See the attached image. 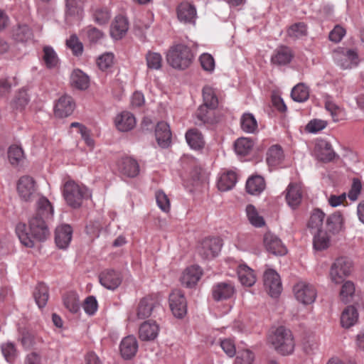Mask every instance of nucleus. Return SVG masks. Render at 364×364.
Instances as JSON below:
<instances>
[{
    "label": "nucleus",
    "instance_id": "60",
    "mask_svg": "<svg viewBox=\"0 0 364 364\" xmlns=\"http://www.w3.org/2000/svg\"><path fill=\"white\" fill-rule=\"evenodd\" d=\"M18 340L25 349H29L36 344L34 336L31 332L26 330L21 332V336Z\"/></svg>",
    "mask_w": 364,
    "mask_h": 364
},
{
    "label": "nucleus",
    "instance_id": "13",
    "mask_svg": "<svg viewBox=\"0 0 364 364\" xmlns=\"http://www.w3.org/2000/svg\"><path fill=\"white\" fill-rule=\"evenodd\" d=\"M303 192L301 184L290 183L285 191V198L288 205L293 210L297 208L302 200Z\"/></svg>",
    "mask_w": 364,
    "mask_h": 364
},
{
    "label": "nucleus",
    "instance_id": "4",
    "mask_svg": "<svg viewBox=\"0 0 364 364\" xmlns=\"http://www.w3.org/2000/svg\"><path fill=\"white\" fill-rule=\"evenodd\" d=\"M63 194L68 205L77 208L81 205L83 199L88 196V191L85 186L69 180L64 183Z\"/></svg>",
    "mask_w": 364,
    "mask_h": 364
},
{
    "label": "nucleus",
    "instance_id": "50",
    "mask_svg": "<svg viewBox=\"0 0 364 364\" xmlns=\"http://www.w3.org/2000/svg\"><path fill=\"white\" fill-rule=\"evenodd\" d=\"M29 101L28 95L26 90H20L14 97L11 103L14 109L21 111L28 105Z\"/></svg>",
    "mask_w": 364,
    "mask_h": 364
},
{
    "label": "nucleus",
    "instance_id": "29",
    "mask_svg": "<svg viewBox=\"0 0 364 364\" xmlns=\"http://www.w3.org/2000/svg\"><path fill=\"white\" fill-rule=\"evenodd\" d=\"M238 279L244 286L252 287L256 282L254 271L244 263H240L237 267Z\"/></svg>",
    "mask_w": 364,
    "mask_h": 364
},
{
    "label": "nucleus",
    "instance_id": "58",
    "mask_svg": "<svg viewBox=\"0 0 364 364\" xmlns=\"http://www.w3.org/2000/svg\"><path fill=\"white\" fill-rule=\"evenodd\" d=\"M156 203L159 208L164 212L170 210V201L168 196L162 191H157L155 194Z\"/></svg>",
    "mask_w": 364,
    "mask_h": 364
},
{
    "label": "nucleus",
    "instance_id": "15",
    "mask_svg": "<svg viewBox=\"0 0 364 364\" xmlns=\"http://www.w3.org/2000/svg\"><path fill=\"white\" fill-rule=\"evenodd\" d=\"M17 191L21 198L25 201L31 200L35 193V182L28 176H22L18 182Z\"/></svg>",
    "mask_w": 364,
    "mask_h": 364
},
{
    "label": "nucleus",
    "instance_id": "28",
    "mask_svg": "<svg viewBox=\"0 0 364 364\" xmlns=\"http://www.w3.org/2000/svg\"><path fill=\"white\" fill-rule=\"evenodd\" d=\"M128 30V23L125 17L117 16L110 26V35L114 39L122 38Z\"/></svg>",
    "mask_w": 364,
    "mask_h": 364
},
{
    "label": "nucleus",
    "instance_id": "2",
    "mask_svg": "<svg viewBox=\"0 0 364 364\" xmlns=\"http://www.w3.org/2000/svg\"><path fill=\"white\" fill-rule=\"evenodd\" d=\"M269 341L282 355H289L294 350L295 343L290 330L284 326L277 328L269 336Z\"/></svg>",
    "mask_w": 364,
    "mask_h": 364
},
{
    "label": "nucleus",
    "instance_id": "37",
    "mask_svg": "<svg viewBox=\"0 0 364 364\" xmlns=\"http://www.w3.org/2000/svg\"><path fill=\"white\" fill-rule=\"evenodd\" d=\"M284 159V153L280 146L273 145L267 151V163L271 167L279 165Z\"/></svg>",
    "mask_w": 364,
    "mask_h": 364
},
{
    "label": "nucleus",
    "instance_id": "33",
    "mask_svg": "<svg viewBox=\"0 0 364 364\" xmlns=\"http://www.w3.org/2000/svg\"><path fill=\"white\" fill-rule=\"evenodd\" d=\"M186 140L189 146L195 150L202 149L205 144L203 136L197 129H191L187 131Z\"/></svg>",
    "mask_w": 364,
    "mask_h": 364
},
{
    "label": "nucleus",
    "instance_id": "41",
    "mask_svg": "<svg viewBox=\"0 0 364 364\" xmlns=\"http://www.w3.org/2000/svg\"><path fill=\"white\" fill-rule=\"evenodd\" d=\"M240 126L242 131L249 134H254L257 130V122L251 113H245L240 119Z\"/></svg>",
    "mask_w": 364,
    "mask_h": 364
},
{
    "label": "nucleus",
    "instance_id": "26",
    "mask_svg": "<svg viewBox=\"0 0 364 364\" xmlns=\"http://www.w3.org/2000/svg\"><path fill=\"white\" fill-rule=\"evenodd\" d=\"M120 353L124 359H130L135 355L138 350V343L133 336L125 337L119 346Z\"/></svg>",
    "mask_w": 364,
    "mask_h": 364
},
{
    "label": "nucleus",
    "instance_id": "1",
    "mask_svg": "<svg viewBox=\"0 0 364 364\" xmlns=\"http://www.w3.org/2000/svg\"><path fill=\"white\" fill-rule=\"evenodd\" d=\"M54 210L48 198L41 196L37 201L36 214L29 220V231L26 224L18 223L16 232L21 242L26 247L34 246V240L43 241L50 235L49 221L53 218Z\"/></svg>",
    "mask_w": 364,
    "mask_h": 364
},
{
    "label": "nucleus",
    "instance_id": "59",
    "mask_svg": "<svg viewBox=\"0 0 364 364\" xmlns=\"http://www.w3.org/2000/svg\"><path fill=\"white\" fill-rule=\"evenodd\" d=\"M209 107L205 106V104L200 105L196 112V121L195 122L197 124H203L209 122Z\"/></svg>",
    "mask_w": 364,
    "mask_h": 364
},
{
    "label": "nucleus",
    "instance_id": "46",
    "mask_svg": "<svg viewBox=\"0 0 364 364\" xmlns=\"http://www.w3.org/2000/svg\"><path fill=\"white\" fill-rule=\"evenodd\" d=\"M33 295L38 306L41 309L44 307L49 297L48 287L43 283L38 284L36 287Z\"/></svg>",
    "mask_w": 364,
    "mask_h": 364
},
{
    "label": "nucleus",
    "instance_id": "32",
    "mask_svg": "<svg viewBox=\"0 0 364 364\" xmlns=\"http://www.w3.org/2000/svg\"><path fill=\"white\" fill-rule=\"evenodd\" d=\"M358 320V313L353 306H348L341 316V323L343 328H348L354 326Z\"/></svg>",
    "mask_w": 364,
    "mask_h": 364
},
{
    "label": "nucleus",
    "instance_id": "25",
    "mask_svg": "<svg viewBox=\"0 0 364 364\" xmlns=\"http://www.w3.org/2000/svg\"><path fill=\"white\" fill-rule=\"evenodd\" d=\"M119 171L130 178L136 176L139 173L138 162L132 157L122 158L119 162Z\"/></svg>",
    "mask_w": 364,
    "mask_h": 364
},
{
    "label": "nucleus",
    "instance_id": "30",
    "mask_svg": "<svg viewBox=\"0 0 364 364\" xmlns=\"http://www.w3.org/2000/svg\"><path fill=\"white\" fill-rule=\"evenodd\" d=\"M316 151L318 158L323 161H331L336 156L331 144L326 140H320L316 143Z\"/></svg>",
    "mask_w": 364,
    "mask_h": 364
},
{
    "label": "nucleus",
    "instance_id": "48",
    "mask_svg": "<svg viewBox=\"0 0 364 364\" xmlns=\"http://www.w3.org/2000/svg\"><path fill=\"white\" fill-rule=\"evenodd\" d=\"M13 35L14 39L19 42H28L33 38V32L26 24L18 25Z\"/></svg>",
    "mask_w": 364,
    "mask_h": 364
},
{
    "label": "nucleus",
    "instance_id": "11",
    "mask_svg": "<svg viewBox=\"0 0 364 364\" xmlns=\"http://www.w3.org/2000/svg\"><path fill=\"white\" fill-rule=\"evenodd\" d=\"M99 280L101 285L105 288L114 291L122 284V276L118 271L107 269L100 272Z\"/></svg>",
    "mask_w": 364,
    "mask_h": 364
},
{
    "label": "nucleus",
    "instance_id": "36",
    "mask_svg": "<svg viewBox=\"0 0 364 364\" xmlns=\"http://www.w3.org/2000/svg\"><path fill=\"white\" fill-rule=\"evenodd\" d=\"M246 217L249 223L255 228H262L265 225L264 218L259 214L255 205L248 204L245 208Z\"/></svg>",
    "mask_w": 364,
    "mask_h": 364
},
{
    "label": "nucleus",
    "instance_id": "62",
    "mask_svg": "<svg viewBox=\"0 0 364 364\" xmlns=\"http://www.w3.org/2000/svg\"><path fill=\"white\" fill-rule=\"evenodd\" d=\"M93 16L97 23L103 25L107 23L109 20L110 14L107 9H97L95 10Z\"/></svg>",
    "mask_w": 364,
    "mask_h": 364
},
{
    "label": "nucleus",
    "instance_id": "16",
    "mask_svg": "<svg viewBox=\"0 0 364 364\" xmlns=\"http://www.w3.org/2000/svg\"><path fill=\"white\" fill-rule=\"evenodd\" d=\"M75 108V103L70 96L63 95L56 102L54 112L58 117H66L70 115Z\"/></svg>",
    "mask_w": 364,
    "mask_h": 364
},
{
    "label": "nucleus",
    "instance_id": "61",
    "mask_svg": "<svg viewBox=\"0 0 364 364\" xmlns=\"http://www.w3.org/2000/svg\"><path fill=\"white\" fill-rule=\"evenodd\" d=\"M255 355L250 350L240 351L235 358V364H252Z\"/></svg>",
    "mask_w": 364,
    "mask_h": 364
},
{
    "label": "nucleus",
    "instance_id": "21",
    "mask_svg": "<svg viewBox=\"0 0 364 364\" xmlns=\"http://www.w3.org/2000/svg\"><path fill=\"white\" fill-rule=\"evenodd\" d=\"M326 228L328 233L335 235L344 230V218L340 212H335L328 216Z\"/></svg>",
    "mask_w": 364,
    "mask_h": 364
},
{
    "label": "nucleus",
    "instance_id": "10",
    "mask_svg": "<svg viewBox=\"0 0 364 364\" xmlns=\"http://www.w3.org/2000/svg\"><path fill=\"white\" fill-rule=\"evenodd\" d=\"M264 285L272 297L278 296L282 290L280 277L274 269H269L264 274Z\"/></svg>",
    "mask_w": 364,
    "mask_h": 364
},
{
    "label": "nucleus",
    "instance_id": "56",
    "mask_svg": "<svg viewBox=\"0 0 364 364\" xmlns=\"http://www.w3.org/2000/svg\"><path fill=\"white\" fill-rule=\"evenodd\" d=\"M66 46L69 48L75 55H80L83 50L82 43L79 41L76 35H72L66 41Z\"/></svg>",
    "mask_w": 364,
    "mask_h": 364
},
{
    "label": "nucleus",
    "instance_id": "57",
    "mask_svg": "<svg viewBox=\"0 0 364 364\" xmlns=\"http://www.w3.org/2000/svg\"><path fill=\"white\" fill-rule=\"evenodd\" d=\"M82 7V0H66L67 13L70 16H81Z\"/></svg>",
    "mask_w": 364,
    "mask_h": 364
},
{
    "label": "nucleus",
    "instance_id": "53",
    "mask_svg": "<svg viewBox=\"0 0 364 364\" xmlns=\"http://www.w3.org/2000/svg\"><path fill=\"white\" fill-rule=\"evenodd\" d=\"M114 58L112 53H105L97 58V64L101 70L106 71L113 65Z\"/></svg>",
    "mask_w": 364,
    "mask_h": 364
},
{
    "label": "nucleus",
    "instance_id": "8",
    "mask_svg": "<svg viewBox=\"0 0 364 364\" xmlns=\"http://www.w3.org/2000/svg\"><path fill=\"white\" fill-rule=\"evenodd\" d=\"M156 305V301L153 296H149L143 298L138 304L136 313L130 314L129 316V320L134 322L149 317Z\"/></svg>",
    "mask_w": 364,
    "mask_h": 364
},
{
    "label": "nucleus",
    "instance_id": "24",
    "mask_svg": "<svg viewBox=\"0 0 364 364\" xmlns=\"http://www.w3.org/2000/svg\"><path fill=\"white\" fill-rule=\"evenodd\" d=\"M155 135L158 144L161 147L166 148L169 146L171 139V132L169 125L166 122H160L157 124Z\"/></svg>",
    "mask_w": 364,
    "mask_h": 364
},
{
    "label": "nucleus",
    "instance_id": "54",
    "mask_svg": "<svg viewBox=\"0 0 364 364\" xmlns=\"http://www.w3.org/2000/svg\"><path fill=\"white\" fill-rule=\"evenodd\" d=\"M354 293V284L350 281H346L341 287L340 293L341 300L345 303L350 302Z\"/></svg>",
    "mask_w": 364,
    "mask_h": 364
},
{
    "label": "nucleus",
    "instance_id": "49",
    "mask_svg": "<svg viewBox=\"0 0 364 364\" xmlns=\"http://www.w3.org/2000/svg\"><path fill=\"white\" fill-rule=\"evenodd\" d=\"M8 159L13 166H18L23 160V152L21 147L12 145L8 149Z\"/></svg>",
    "mask_w": 364,
    "mask_h": 364
},
{
    "label": "nucleus",
    "instance_id": "43",
    "mask_svg": "<svg viewBox=\"0 0 364 364\" xmlns=\"http://www.w3.org/2000/svg\"><path fill=\"white\" fill-rule=\"evenodd\" d=\"M254 145L253 141L247 137L237 139L235 142V151L237 155L246 156L250 154Z\"/></svg>",
    "mask_w": 364,
    "mask_h": 364
},
{
    "label": "nucleus",
    "instance_id": "20",
    "mask_svg": "<svg viewBox=\"0 0 364 364\" xmlns=\"http://www.w3.org/2000/svg\"><path fill=\"white\" fill-rule=\"evenodd\" d=\"M202 274V270L199 266H190L183 272L181 278V283L183 286L191 288L197 284Z\"/></svg>",
    "mask_w": 364,
    "mask_h": 364
},
{
    "label": "nucleus",
    "instance_id": "64",
    "mask_svg": "<svg viewBox=\"0 0 364 364\" xmlns=\"http://www.w3.org/2000/svg\"><path fill=\"white\" fill-rule=\"evenodd\" d=\"M46 361L41 353L33 351L26 355L23 364H46Z\"/></svg>",
    "mask_w": 364,
    "mask_h": 364
},
{
    "label": "nucleus",
    "instance_id": "35",
    "mask_svg": "<svg viewBox=\"0 0 364 364\" xmlns=\"http://www.w3.org/2000/svg\"><path fill=\"white\" fill-rule=\"evenodd\" d=\"M292 58L291 50L287 47L277 48L272 55L271 61L277 65H284L290 63Z\"/></svg>",
    "mask_w": 364,
    "mask_h": 364
},
{
    "label": "nucleus",
    "instance_id": "51",
    "mask_svg": "<svg viewBox=\"0 0 364 364\" xmlns=\"http://www.w3.org/2000/svg\"><path fill=\"white\" fill-rule=\"evenodd\" d=\"M43 59L47 68H53L57 66L58 63V55L51 46H45L43 48Z\"/></svg>",
    "mask_w": 364,
    "mask_h": 364
},
{
    "label": "nucleus",
    "instance_id": "45",
    "mask_svg": "<svg viewBox=\"0 0 364 364\" xmlns=\"http://www.w3.org/2000/svg\"><path fill=\"white\" fill-rule=\"evenodd\" d=\"M65 307L71 313H77L80 309L78 295L73 291L65 294L63 296Z\"/></svg>",
    "mask_w": 364,
    "mask_h": 364
},
{
    "label": "nucleus",
    "instance_id": "31",
    "mask_svg": "<svg viewBox=\"0 0 364 364\" xmlns=\"http://www.w3.org/2000/svg\"><path fill=\"white\" fill-rule=\"evenodd\" d=\"M325 108L330 113L333 122H339L346 119V112L345 109L338 105L331 97H326Z\"/></svg>",
    "mask_w": 364,
    "mask_h": 364
},
{
    "label": "nucleus",
    "instance_id": "42",
    "mask_svg": "<svg viewBox=\"0 0 364 364\" xmlns=\"http://www.w3.org/2000/svg\"><path fill=\"white\" fill-rule=\"evenodd\" d=\"M203 104L210 109H215L218 105L216 91L210 86L206 85L203 89Z\"/></svg>",
    "mask_w": 364,
    "mask_h": 364
},
{
    "label": "nucleus",
    "instance_id": "39",
    "mask_svg": "<svg viewBox=\"0 0 364 364\" xmlns=\"http://www.w3.org/2000/svg\"><path fill=\"white\" fill-rule=\"evenodd\" d=\"M325 218V213L320 209H315L312 211L310 218L308 221L307 226L311 230L316 232L319 230H323V220Z\"/></svg>",
    "mask_w": 364,
    "mask_h": 364
},
{
    "label": "nucleus",
    "instance_id": "27",
    "mask_svg": "<svg viewBox=\"0 0 364 364\" xmlns=\"http://www.w3.org/2000/svg\"><path fill=\"white\" fill-rule=\"evenodd\" d=\"M237 181V173L233 171H227L220 175L217 186L220 191H228L235 186Z\"/></svg>",
    "mask_w": 364,
    "mask_h": 364
},
{
    "label": "nucleus",
    "instance_id": "19",
    "mask_svg": "<svg viewBox=\"0 0 364 364\" xmlns=\"http://www.w3.org/2000/svg\"><path fill=\"white\" fill-rule=\"evenodd\" d=\"M159 326L156 321H147L141 324L139 329V337L141 341H151L157 338Z\"/></svg>",
    "mask_w": 364,
    "mask_h": 364
},
{
    "label": "nucleus",
    "instance_id": "17",
    "mask_svg": "<svg viewBox=\"0 0 364 364\" xmlns=\"http://www.w3.org/2000/svg\"><path fill=\"white\" fill-rule=\"evenodd\" d=\"M177 16L179 21L184 23L195 24L197 18L196 9L188 2H183L177 8Z\"/></svg>",
    "mask_w": 364,
    "mask_h": 364
},
{
    "label": "nucleus",
    "instance_id": "44",
    "mask_svg": "<svg viewBox=\"0 0 364 364\" xmlns=\"http://www.w3.org/2000/svg\"><path fill=\"white\" fill-rule=\"evenodd\" d=\"M291 96L294 101L304 102L309 99V87L304 83H299L292 88Z\"/></svg>",
    "mask_w": 364,
    "mask_h": 364
},
{
    "label": "nucleus",
    "instance_id": "55",
    "mask_svg": "<svg viewBox=\"0 0 364 364\" xmlns=\"http://www.w3.org/2000/svg\"><path fill=\"white\" fill-rule=\"evenodd\" d=\"M287 33L290 37L301 38L306 34V26L303 22L294 23L289 28Z\"/></svg>",
    "mask_w": 364,
    "mask_h": 364
},
{
    "label": "nucleus",
    "instance_id": "14",
    "mask_svg": "<svg viewBox=\"0 0 364 364\" xmlns=\"http://www.w3.org/2000/svg\"><path fill=\"white\" fill-rule=\"evenodd\" d=\"M264 245L268 252L275 255H284L287 252L281 240L272 232L264 234Z\"/></svg>",
    "mask_w": 364,
    "mask_h": 364
},
{
    "label": "nucleus",
    "instance_id": "9",
    "mask_svg": "<svg viewBox=\"0 0 364 364\" xmlns=\"http://www.w3.org/2000/svg\"><path fill=\"white\" fill-rule=\"evenodd\" d=\"M169 306L176 318H183L187 312V304L183 293L180 290H174L169 295Z\"/></svg>",
    "mask_w": 364,
    "mask_h": 364
},
{
    "label": "nucleus",
    "instance_id": "3",
    "mask_svg": "<svg viewBox=\"0 0 364 364\" xmlns=\"http://www.w3.org/2000/svg\"><path fill=\"white\" fill-rule=\"evenodd\" d=\"M166 59L171 67L177 69H186L191 64L193 55L187 46L177 44L169 49Z\"/></svg>",
    "mask_w": 364,
    "mask_h": 364
},
{
    "label": "nucleus",
    "instance_id": "52",
    "mask_svg": "<svg viewBox=\"0 0 364 364\" xmlns=\"http://www.w3.org/2000/svg\"><path fill=\"white\" fill-rule=\"evenodd\" d=\"M146 64L149 69L159 70L162 65V57L160 53L149 51L146 55Z\"/></svg>",
    "mask_w": 364,
    "mask_h": 364
},
{
    "label": "nucleus",
    "instance_id": "5",
    "mask_svg": "<svg viewBox=\"0 0 364 364\" xmlns=\"http://www.w3.org/2000/svg\"><path fill=\"white\" fill-rule=\"evenodd\" d=\"M352 272V262L345 257L338 258L330 269V279L335 284L341 283L344 278L349 276Z\"/></svg>",
    "mask_w": 364,
    "mask_h": 364
},
{
    "label": "nucleus",
    "instance_id": "7",
    "mask_svg": "<svg viewBox=\"0 0 364 364\" xmlns=\"http://www.w3.org/2000/svg\"><path fill=\"white\" fill-rule=\"evenodd\" d=\"M222 242L218 237L204 239L198 248V254L205 259L217 257L221 250Z\"/></svg>",
    "mask_w": 364,
    "mask_h": 364
},
{
    "label": "nucleus",
    "instance_id": "38",
    "mask_svg": "<svg viewBox=\"0 0 364 364\" xmlns=\"http://www.w3.org/2000/svg\"><path fill=\"white\" fill-rule=\"evenodd\" d=\"M331 244V237L328 232L323 230H319L314 235L313 245L316 250L322 251L328 248Z\"/></svg>",
    "mask_w": 364,
    "mask_h": 364
},
{
    "label": "nucleus",
    "instance_id": "34",
    "mask_svg": "<svg viewBox=\"0 0 364 364\" xmlns=\"http://www.w3.org/2000/svg\"><path fill=\"white\" fill-rule=\"evenodd\" d=\"M264 179L260 176H254L246 182L247 192L251 195H259L265 189Z\"/></svg>",
    "mask_w": 364,
    "mask_h": 364
},
{
    "label": "nucleus",
    "instance_id": "23",
    "mask_svg": "<svg viewBox=\"0 0 364 364\" xmlns=\"http://www.w3.org/2000/svg\"><path fill=\"white\" fill-rule=\"evenodd\" d=\"M117 129L120 132H128L136 125V118L129 112H122L117 114L114 119Z\"/></svg>",
    "mask_w": 364,
    "mask_h": 364
},
{
    "label": "nucleus",
    "instance_id": "22",
    "mask_svg": "<svg viewBox=\"0 0 364 364\" xmlns=\"http://www.w3.org/2000/svg\"><path fill=\"white\" fill-rule=\"evenodd\" d=\"M338 64L343 69H349L356 67L360 59L355 50L348 49L342 52L339 57L336 58Z\"/></svg>",
    "mask_w": 364,
    "mask_h": 364
},
{
    "label": "nucleus",
    "instance_id": "47",
    "mask_svg": "<svg viewBox=\"0 0 364 364\" xmlns=\"http://www.w3.org/2000/svg\"><path fill=\"white\" fill-rule=\"evenodd\" d=\"M1 350L5 360L10 363L14 362L18 356V351L16 345L11 341L1 344Z\"/></svg>",
    "mask_w": 364,
    "mask_h": 364
},
{
    "label": "nucleus",
    "instance_id": "6",
    "mask_svg": "<svg viewBox=\"0 0 364 364\" xmlns=\"http://www.w3.org/2000/svg\"><path fill=\"white\" fill-rule=\"evenodd\" d=\"M294 293L296 300L305 305L314 303L317 295L315 287L304 281L294 285Z\"/></svg>",
    "mask_w": 364,
    "mask_h": 364
},
{
    "label": "nucleus",
    "instance_id": "12",
    "mask_svg": "<svg viewBox=\"0 0 364 364\" xmlns=\"http://www.w3.org/2000/svg\"><path fill=\"white\" fill-rule=\"evenodd\" d=\"M235 292V285L230 281L215 284L212 288V296L215 301H220L231 298Z\"/></svg>",
    "mask_w": 364,
    "mask_h": 364
},
{
    "label": "nucleus",
    "instance_id": "18",
    "mask_svg": "<svg viewBox=\"0 0 364 364\" xmlns=\"http://www.w3.org/2000/svg\"><path fill=\"white\" fill-rule=\"evenodd\" d=\"M73 230L69 225H61L56 228L55 241L60 249H66L71 242Z\"/></svg>",
    "mask_w": 364,
    "mask_h": 364
},
{
    "label": "nucleus",
    "instance_id": "40",
    "mask_svg": "<svg viewBox=\"0 0 364 364\" xmlns=\"http://www.w3.org/2000/svg\"><path fill=\"white\" fill-rule=\"evenodd\" d=\"M70 80L73 86L79 90L87 89L90 83L88 76L80 70H75L73 72Z\"/></svg>",
    "mask_w": 364,
    "mask_h": 364
},
{
    "label": "nucleus",
    "instance_id": "63",
    "mask_svg": "<svg viewBox=\"0 0 364 364\" xmlns=\"http://www.w3.org/2000/svg\"><path fill=\"white\" fill-rule=\"evenodd\" d=\"M97 301L95 296H90L84 301L83 309L90 316L94 315L97 310Z\"/></svg>",
    "mask_w": 364,
    "mask_h": 364
}]
</instances>
